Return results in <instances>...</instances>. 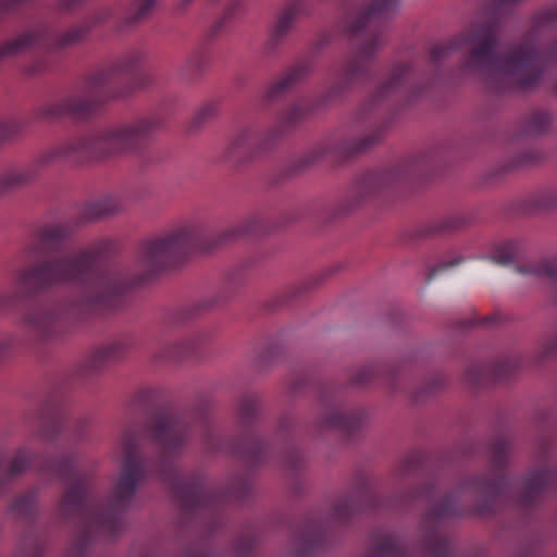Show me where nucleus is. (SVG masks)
Listing matches in <instances>:
<instances>
[{
  "label": "nucleus",
  "mask_w": 557,
  "mask_h": 557,
  "mask_svg": "<svg viewBox=\"0 0 557 557\" xmlns=\"http://www.w3.org/2000/svg\"><path fill=\"white\" fill-rule=\"evenodd\" d=\"M134 136V132L133 131H124L122 132L119 137L121 140H128L131 139L132 137Z\"/></svg>",
  "instance_id": "f03ea898"
},
{
  "label": "nucleus",
  "mask_w": 557,
  "mask_h": 557,
  "mask_svg": "<svg viewBox=\"0 0 557 557\" xmlns=\"http://www.w3.org/2000/svg\"><path fill=\"white\" fill-rule=\"evenodd\" d=\"M181 243L180 237H173L165 239L156 245L154 249L157 252H171L177 248Z\"/></svg>",
  "instance_id": "f257e3e1"
}]
</instances>
